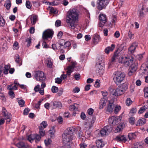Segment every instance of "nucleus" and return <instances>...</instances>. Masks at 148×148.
<instances>
[{"instance_id":"nucleus-1","label":"nucleus","mask_w":148,"mask_h":148,"mask_svg":"<svg viewBox=\"0 0 148 148\" xmlns=\"http://www.w3.org/2000/svg\"><path fill=\"white\" fill-rule=\"evenodd\" d=\"M79 17V14L75 9L69 10L66 17V21L70 27L73 29L76 27Z\"/></svg>"},{"instance_id":"nucleus-2","label":"nucleus","mask_w":148,"mask_h":148,"mask_svg":"<svg viewBox=\"0 0 148 148\" xmlns=\"http://www.w3.org/2000/svg\"><path fill=\"white\" fill-rule=\"evenodd\" d=\"M75 128L73 127L68 128L62 136V141L64 144H67L73 139Z\"/></svg>"},{"instance_id":"nucleus-3","label":"nucleus","mask_w":148,"mask_h":148,"mask_svg":"<svg viewBox=\"0 0 148 148\" xmlns=\"http://www.w3.org/2000/svg\"><path fill=\"white\" fill-rule=\"evenodd\" d=\"M125 77V74L121 71L115 72L112 75L114 83L117 85L122 82L124 79Z\"/></svg>"},{"instance_id":"nucleus-4","label":"nucleus","mask_w":148,"mask_h":148,"mask_svg":"<svg viewBox=\"0 0 148 148\" xmlns=\"http://www.w3.org/2000/svg\"><path fill=\"white\" fill-rule=\"evenodd\" d=\"M129 64V65L128 66H130V68L128 70V75L129 76H131L133 75L136 71L138 63L134 59L133 62Z\"/></svg>"},{"instance_id":"nucleus-5","label":"nucleus","mask_w":148,"mask_h":148,"mask_svg":"<svg viewBox=\"0 0 148 148\" xmlns=\"http://www.w3.org/2000/svg\"><path fill=\"white\" fill-rule=\"evenodd\" d=\"M134 59V58L132 56L130 57H120L119 59V62L123 63L125 66H128L129 65V63H131L132 62Z\"/></svg>"},{"instance_id":"nucleus-6","label":"nucleus","mask_w":148,"mask_h":148,"mask_svg":"<svg viewBox=\"0 0 148 148\" xmlns=\"http://www.w3.org/2000/svg\"><path fill=\"white\" fill-rule=\"evenodd\" d=\"M109 0H98L97 1V8L101 10L104 8L108 4Z\"/></svg>"},{"instance_id":"nucleus-7","label":"nucleus","mask_w":148,"mask_h":148,"mask_svg":"<svg viewBox=\"0 0 148 148\" xmlns=\"http://www.w3.org/2000/svg\"><path fill=\"white\" fill-rule=\"evenodd\" d=\"M34 78L38 81L42 82L45 80L46 77L43 72L38 71L35 72L34 75Z\"/></svg>"},{"instance_id":"nucleus-8","label":"nucleus","mask_w":148,"mask_h":148,"mask_svg":"<svg viewBox=\"0 0 148 148\" xmlns=\"http://www.w3.org/2000/svg\"><path fill=\"white\" fill-rule=\"evenodd\" d=\"M122 116H119L116 117L112 116L110 117L108 119V122L110 124L115 125L119 123L121 121Z\"/></svg>"},{"instance_id":"nucleus-9","label":"nucleus","mask_w":148,"mask_h":148,"mask_svg":"<svg viewBox=\"0 0 148 148\" xmlns=\"http://www.w3.org/2000/svg\"><path fill=\"white\" fill-rule=\"evenodd\" d=\"M53 34V31L50 29L45 31L42 34V38L44 40H47L49 38H52Z\"/></svg>"},{"instance_id":"nucleus-10","label":"nucleus","mask_w":148,"mask_h":148,"mask_svg":"<svg viewBox=\"0 0 148 148\" xmlns=\"http://www.w3.org/2000/svg\"><path fill=\"white\" fill-rule=\"evenodd\" d=\"M111 130L112 128L110 126H105L100 130V134H99V136H104L109 133Z\"/></svg>"},{"instance_id":"nucleus-11","label":"nucleus","mask_w":148,"mask_h":148,"mask_svg":"<svg viewBox=\"0 0 148 148\" xmlns=\"http://www.w3.org/2000/svg\"><path fill=\"white\" fill-rule=\"evenodd\" d=\"M96 72L99 74H102L103 71V68H104V63L101 62H98L96 64Z\"/></svg>"},{"instance_id":"nucleus-12","label":"nucleus","mask_w":148,"mask_h":148,"mask_svg":"<svg viewBox=\"0 0 148 148\" xmlns=\"http://www.w3.org/2000/svg\"><path fill=\"white\" fill-rule=\"evenodd\" d=\"M2 113L5 119L7 120V123L9 122L11 119V115L10 114L8 113L4 108L3 109Z\"/></svg>"},{"instance_id":"nucleus-13","label":"nucleus","mask_w":148,"mask_h":148,"mask_svg":"<svg viewBox=\"0 0 148 148\" xmlns=\"http://www.w3.org/2000/svg\"><path fill=\"white\" fill-rule=\"evenodd\" d=\"M107 102V100L104 97L102 98L99 102V109H101L103 108L106 106Z\"/></svg>"},{"instance_id":"nucleus-14","label":"nucleus","mask_w":148,"mask_h":148,"mask_svg":"<svg viewBox=\"0 0 148 148\" xmlns=\"http://www.w3.org/2000/svg\"><path fill=\"white\" fill-rule=\"evenodd\" d=\"M124 92L120 87L119 86L115 90L114 94L113 95L115 96H119L122 95Z\"/></svg>"},{"instance_id":"nucleus-15","label":"nucleus","mask_w":148,"mask_h":148,"mask_svg":"<svg viewBox=\"0 0 148 148\" xmlns=\"http://www.w3.org/2000/svg\"><path fill=\"white\" fill-rule=\"evenodd\" d=\"M51 103L53 109H55L56 108H61L62 107V104L60 102L55 101L52 102Z\"/></svg>"},{"instance_id":"nucleus-16","label":"nucleus","mask_w":148,"mask_h":148,"mask_svg":"<svg viewBox=\"0 0 148 148\" xmlns=\"http://www.w3.org/2000/svg\"><path fill=\"white\" fill-rule=\"evenodd\" d=\"M114 140L118 142L122 141L125 142L127 140L126 137L124 135L118 136L116 137Z\"/></svg>"},{"instance_id":"nucleus-17","label":"nucleus","mask_w":148,"mask_h":148,"mask_svg":"<svg viewBox=\"0 0 148 148\" xmlns=\"http://www.w3.org/2000/svg\"><path fill=\"white\" fill-rule=\"evenodd\" d=\"M140 70L144 73H148V66L146 64H143L141 67Z\"/></svg>"},{"instance_id":"nucleus-18","label":"nucleus","mask_w":148,"mask_h":148,"mask_svg":"<svg viewBox=\"0 0 148 148\" xmlns=\"http://www.w3.org/2000/svg\"><path fill=\"white\" fill-rule=\"evenodd\" d=\"M115 47V45L112 44L110 46L107 47L105 49V52L107 54H108L110 51H112Z\"/></svg>"},{"instance_id":"nucleus-19","label":"nucleus","mask_w":148,"mask_h":148,"mask_svg":"<svg viewBox=\"0 0 148 148\" xmlns=\"http://www.w3.org/2000/svg\"><path fill=\"white\" fill-rule=\"evenodd\" d=\"M101 39L100 37L97 34L95 35L92 38V41L95 44L98 43L101 41Z\"/></svg>"},{"instance_id":"nucleus-20","label":"nucleus","mask_w":148,"mask_h":148,"mask_svg":"<svg viewBox=\"0 0 148 148\" xmlns=\"http://www.w3.org/2000/svg\"><path fill=\"white\" fill-rule=\"evenodd\" d=\"M87 129H88L87 130L86 128V130H87V131L85 132V138L86 139H88L91 136V132L89 130V128H88ZM79 137H84L83 136H82V135H80L79 133Z\"/></svg>"},{"instance_id":"nucleus-21","label":"nucleus","mask_w":148,"mask_h":148,"mask_svg":"<svg viewBox=\"0 0 148 148\" xmlns=\"http://www.w3.org/2000/svg\"><path fill=\"white\" fill-rule=\"evenodd\" d=\"M126 49V45L123 43L121 44L119 47L118 51L120 53H122L124 52Z\"/></svg>"},{"instance_id":"nucleus-22","label":"nucleus","mask_w":148,"mask_h":148,"mask_svg":"<svg viewBox=\"0 0 148 148\" xmlns=\"http://www.w3.org/2000/svg\"><path fill=\"white\" fill-rule=\"evenodd\" d=\"M125 125L124 124L121 123L118 125L115 130V132H118L121 131L125 127Z\"/></svg>"},{"instance_id":"nucleus-23","label":"nucleus","mask_w":148,"mask_h":148,"mask_svg":"<svg viewBox=\"0 0 148 148\" xmlns=\"http://www.w3.org/2000/svg\"><path fill=\"white\" fill-rule=\"evenodd\" d=\"M136 47V45L135 43H133L128 49L129 52L132 53L134 52Z\"/></svg>"},{"instance_id":"nucleus-24","label":"nucleus","mask_w":148,"mask_h":148,"mask_svg":"<svg viewBox=\"0 0 148 148\" xmlns=\"http://www.w3.org/2000/svg\"><path fill=\"white\" fill-rule=\"evenodd\" d=\"M108 103L109 104L108 105L107 110L109 112H112L114 108V106L113 103H110V101H108Z\"/></svg>"},{"instance_id":"nucleus-25","label":"nucleus","mask_w":148,"mask_h":148,"mask_svg":"<svg viewBox=\"0 0 148 148\" xmlns=\"http://www.w3.org/2000/svg\"><path fill=\"white\" fill-rule=\"evenodd\" d=\"M38 16L35 15H32L30 17L31 23L32 25H34L37 20Z\"/></svg>"},{"instance_id":"nucleus-26","label":"nucleus","mask_w":148,"mask_h":148,"mask_svg":"<svg viewBox=\"0 0 148 148\" xmlns=\"http://www.w3.org/2000/svg\"><path fill=\"white\" fill-rule=\"evenodd\" d=\"M18 148H29L28 145L27 144H25L23 142H20L16 145Z\"/></svg>"},{"instance_id":"nucleus-27","label":"nucleus","mask_w":148,"mask_h":148,"mask_svg":"<svg viewBox=\"0 0 148 148\" xmlns=\"http://www.w3.org/2000/svg\"><path fill=\"white\" fill-rule=\"evenodd\" d=\"M46 84L45 83L42 82L41 85V88H40V89L39 91H38L42 95H43L44 94V88L46 87Z\"/></svg>"},{"instance_id":"nucleus-28","label":"nucleus","mask_w":148,"mask_h":148,"mask_svg":"<svg viewBox=\"0 0 148 148\" xmlns=\"http://www.w3.org/2000/svg\"><path fill=\"white\" fill-rule=\"evenodd\" d=\"M71 43L69 41H66L64 43L63 47L64 49H66L67 51H68L70 49L71 46Z\"/></svg>"},{"instance_id":"nucleus-29","label":"nucleus","mask_w":148,"mask_h":148,"mask_svg":"<svg viewBox=\"0 0 148 148\" xmlns=\"http://www.w3.org/2000/svg\"><path fill=\"white\" fill-rule=\"evenodd\" d=\"M99 17L101 21L103 22V23H106L107 22V17L105 14H101Z\"/></svg>"},{"instance_id":"nucleus-30","label":"nucleus","mask_w":148,"mask_h":148,"mask_svg":"<svg viewBox=\"0 0 148 148\" xmlns=\"http://www.w3.org/2000/svg\"><path fill=\"white\" fill-rule=\"evenodd\" d=\"M96 146L98 148H101L104 146V144L101 140H97L96 141Z\"/></svg>"},{"instance_id":"nucleus-31","label":"nucleus","mask_w":148,"mask_h":148,"mask_svg":"<svg viewBox=\"0 0 148 148\" xmlns=\"http://www.w3.org/2000/svg\"><path fill=\"white\" fill-rule=\"evenodd\" d=\"M95 120L96 118L95 117H92L91 121L89 122L88 123V127H86L87 130L88 129V128L90 129L92 127L93 124L95 121Z\"/></svg>"},{"instance_id":"nucleus-32","label":"nucleus","mask_w":148,"mask_h":148,"mask_svg":"<svg viewBox=\"0 0 148 148\" xmlns=\"http://www.w3.org/2000/svg\"><path fill=\"white\" fill-rule=\"evenodd\" d=\"M11 6V3L10 0H6L4 4V6L6 9L9 10Z\"/></svg>"},{"instance_id":"nucleus-33","label":"nucleus","mask_w":148,"mask_h":148,"mask_svg":"<svg viewBox=\"0 0 148 148\" xmlns=\"http://www.w3.org/2000/svg\"><path fill=\"white\" fill-rule=\"evenodd\" d=\"M137 133H129L128 134V136L130 140H131L135 138L137 136Z\"/></svg>"},{"instance_id":"nucleus-34","label":"nucleus","mask_w":148,"mask_h":148,"mask_svg":"<svg viewBox=\"0 0 148 148\" xmlns=\"http://www.w3.org/2000/svg\"><path fill=\"white\" fill-rule=\"evenodd\" d=\"M129 118L128 119V121L129 123L132 125L134 124L136 121L135 118L134 117L132 116H129Z\"/></svg>"},{"instance_id":"nucleus-35","label":"nucleus","mask_w":148,"mask_h":148,"mask_svg":"<svg viewBox=\"0 0 148 148\" xmlns=\"http://www.w3.org/2000/svg\"><path fill=\"white\" fill-rule=\"evenodd\" d=\"M121 89L125 93V91L128 88V86L126 84H123L119 86Z\"/></svg>"},{"instance_id":"nucleus-36","label":"nucleus","mask_w":148,"mask_h":148,"mask_svg":"<svg viewBox=\"0 0 148 148\" xmlns=\"http://www.w3.org/2000/svg\"><path fill=\"white\" fill-rule=\"evenodd\" d=\"M13 84H11L7 86V89L9 90H17V88L16 86H17L16 85V84H14L13 86Z\"/></svg>"},{"instance_id":"nucleus-37","label":"nucleus","mask_w":148,"mask_h":148,"mask_svg":"<svg viewBox=\"0 0 148 148\" xmlns=\"http://www.w3.org/2000/svg\"><path fill=\"white\" fill-rule=\"evenodd\" d=\"M137 110L135 108H132L130 110L129 116H133L136 112Z\"/></svg>"},{"instance_id":"nucleus-38","label":"nucleus","mask_w":148,"mask_h":148,"mask_svg":"<svg viewBox=\"0 0 148 148\" xmlns=\"http://www.w3.org/2000/svg\"><path fill=\"white\" fill-rule=\"evenodd\" d=\"M66 75L70 76L71 74L73 71V69L71 68V67L68 66L66 68Z\"/></svg>"},{"instance_id":"nucleus-39","label":"nucleus","mask_w":148,"mask_h":148,"mask_svg":"<svg viewBox=\"0 0 148 148\" xmlns=\"http://www.w3.org/2000/svg\"><path fill=\"white\" fill-rule=\"evenodd\" d=\"M28 140L31 143H32L34 140V134H30L27 136Z\"/></svg>"},{"instance_id":"nucleus-40","label":"nucleus","mask_w":148,"mask_h":148,"mask_svg":"<svg viewBox=\"0 0 148 148\" xmlns=\"http://www.w3.org/2000/svg\"><path fill=\"white\" fill-rule=\"evenodd\" d=\"M47 123L46 121H43L40 124V126L39 127V128L42 129L45 128L47 127Z\"/></svg>"},{"instance_id":"nucleus-41","label":"nucleus","mask_w":148,"mask_h":148,"mask_svg":"<svg viewBox=\"0 0 148 148\" xmlns=\"http://www.w3.org/2000/svg\"><path fill=\"white\" fill-rule=\"evenodd\" d=\"M142 147V145L139 143H136L134 144L133 148H141Z\"/></svg>"},{"instance_id":"nucleus-42","label":"nucleus","mask_w":148,"mask_h":148,"mask_svg":"<svg viewBox=\"0 0 148 148\" xmlns=\"http://www.w3.org/2000/svg\"><path fill=\"white\" fill-rule=\"evenodd\" d=\"M145 122L146 121L144 119H139L138 121V124L139 125H142L144 124Z\"/></svg>"},{"instance_id":"nucleus-43","label":"nucleus","mask_w":148,"mask_h":148,"mask_svg":"<svg viewBox=\"0 0 148 148\" xmlns=\"http://www.w3.org/2000/svg\"><path fill=\"white\" fill-rule=\"evenodd\" d=\"M65 41L66 40L62 39H60L58 40V43L60 45V47L63 46L64 44V43L65 42Z\"/></svg>"},{"instance_id":"nucleus-44","label":"nucleus","mask_w":148,"mask_h":148,"mask_svg":"<svg viewBox=\"0 0 148 148\" xmlns=\"http://www.w3.org/2000/svg\"><path fill=\"white\" fill-rule=\"evenodd\" d=\"M19 47L18 43L17 42H15L13 44V48L14 50H17Z\"/></svg>"},{"instance_id":"nucleus-45","label":"nucleus","mask_w":148,"mask_h":148,"mask_svg":"<svg viewBox=\"0 0 148 148\" xmlns=\"http://www.w3.org/2000/svg\"><path fill=\"white\" fill-rule=\"evenodd\" d=\"M5 25V21L3 17L0 16V26L2 27L3 26Z\"/></svg>"},{"instance_id":"nucleus-46","label":"nucleus","mask_w":148,"mask_h":148,"mask_svg":"<svg viewBox=\"0 0 148 148\" xmlns=\"http://www.w3.org/2000/svg\"><path fill=\"white\" fill-rule=\"evenodd\" d=\"M51 90L52 92L56 93L58 91V87L55 86H53L51 88Z\"/></svg>"},{"instance_id":"nucleus-47","label":"nucleus","mask_w":148,"mask_h":148,"mask_svg":"<svg viewBox=\"0 0 148 148\" xmlns=\"http://www.w3.org/2000/svg\"><path fill=\"white\" fill-rule=\"evenodd\" d=\"M8 94L11 98L12 99L15 97V95L12 90H9Z\"/></svg>"},{"instance_id":"nucleus-48","label":"nucleus","mask_w":148,"mask_h":148,"mask_svg":"<svg viewBox=\"0 0 148 148\" xmlns=\"http://www.w3.org/2000/svg\"><path fill=\"white\" fill-rule=\"evenodd\" d=\"M39 133L40 136L42 137L44 136L45 135V130L41 128H39Z\"/></svg>"},{"instance_id":"nucleus-49","label":"nucleus","mask_w":148,"mask_h":148,"mask_svg":"<svg viewBox=\"0 0 148 148\" xmlns=\"http://www.w3.org/2000/svg\"><path fill=\"white\" fill-rule=\"evenodd\" d=\"M18 103L19 104V105L21 107H23L25 106V101L23 99L19 100L18 101Z\"/></svg>"},{"instance_id":"nucleus-50","label":"nucleus","mask_w":148,"mask_h":148,"mask_svg":"<svg viewBox=\"0 0 148 148\" xmlns=\"http://www.w3.org/2000/svg\"><path fill=\"white\" fill-rule=\"evenodd\" d=\"M121 108V106H116L114 110V112L115 114H117L120 110Z\"/></svg>"},{"instance_id":"nucleus-51","label":"nucleus","mask_w":148,"mask_h":148,"mask_svg":"<svg viewBox=\"0 0 148 148\" xmlns=\"http://www.w3.org/2000/svg\"><path fill=\"white\" fill-rule=\"evenodd\" d=\"M132 103V101L130 98H128L126 101V104L127 106H129Z\"/></svg>"},{"instance_id":"nucleus-52","label":"nucleus","mask_w":148,"mask_h":148,"mask_svg":"<svg viewBox=\"0 0 148 148\" xmlns=\"http://www.w3.org/2000/svg\"><path fill=\"white\" fill-rule=\"evenodd\" d=\"M51 139L50 138H48L44 140L45 144L46 145H49L51 143Z\"/></svg>"},{"instance_id":"nucleus-53","label":"nucleus","mask_w":148,"mask_h":148,"mask_svg":"<svg viewBox=\"0 0 148 148\" xmlns=\"http://www.w3.org/2000/svg\"><path fill=\"white\" fill-rule=\"evenodd\" d=\"M77 65V63L75 61H72L71 62V65L69 66V67H71V68L74 69L76 65Z\"/></svg>"},{"instance_id":"nucleus-54","label":"nucleus","mask_w":148,"mask_h":148,"mask_svg":"<svg viewBox=\"0 0 148 148\" xmlns=\"http://www.w3.org/2000/svg\"><path fill=\"white\" fill-rule=\"evenodd\" d=\"M62 82V79L61 78L57 77L55 78V82L56 83L60 84Z\"/></svg>"},{"instance_id":"nucleus-55","label":"nucleus","mask_w":148,"mask_h":148,"mask_svg":"<svg viewBox=\"0 0 148 148\" xmlns=\"http://www.w3.org/2000/svg\"><path fill=\"white\" fill-rule=\"evenodd\" d=\"M30 111V110L28 108H26L24 110L23 114L24 115H27L29 112Z\"/></svg>"},{"instance_id":"nucleus-56","label":"nucleus","mask_w":148,"mask_h":148,"mask_svg":"<svg viewBox=\"0 0 148 148\" xmlns=\"http://www.w3.org/2000/svg\"><path fill=\"white\" fill-rule=\"evenodd\" d=\"M33 5L36 8H38L40 5V3L38 1H34L33 2Z\"/></svg>"},{"instance_id":"nucleus-57","label":"nucleus","mask_w":148,"mask_h":148,"mask_svg":"<svg viewBox=\"0 0 148 148\" xmlns=\"http://www.w3.org/2000/svg\"><path fill=\"white\" fill-rule=\"evenodd\" d=\"M26 7L28 9H30L32 7V5L30 1H27L26 2Z\"/></svg>"},{"instance_id":"nucleus-58","label":"nucleus","mask_w":148,"mask_h":148,"mask_svg":"<svg viewBox=\"0 0 148 148\" xmlns=\"http://www.w3.org/2000/svg\"><path fill=\"white\" fill-rule=\"evenodd\" d=\"M94 112V110L92 108H90L87 111V113L88 114L90 115H92Z\"/></svg>"},{"instance_id":"nucleus-59","label":"nucleus","mask_w":148,"mask_h":148,"mask_svg":"<svg viewBox=\"0 0 148 148\" xmlns=\"http://www.w3.org/2000/svg\"><path fill=\"white\" fill-rule=\"evenodd\" d=\"M117 17L116 16L113 15L111 18V21L112 23H115L117 21Z\"/></svg>"},{"instance_id":"nucleus-60","label":"nucleus","mask_w":148,"mask_h":148,"mask_svg":"<svg viewBox=\"0 0 148 148\" xmlns=\"http://www.w3.org/2000/svg\"><path fill=\"white\" fill-rule=\"evenodd\" d=\"M146 108H145V106L141 108L138 111L139 114H141L143 113L145 111Z\"/></svg>"},{"instance_id":"nucleus-61","label":"nucleus","mask_w":148,"mask_h":148,"mask_svg":"<svg viewBox=\"0 0 148 148\" xmlns=\"http://www.w3.org/2000/svg\"><path fill=\"white\" fill-rule=\"evenodd\" d=\"M59 4V3L58 2L53 1L51 2H49V4L50 5H58Z\"/></svg>"},{"instance_id":"nucleus-62","label":"nucleus","mask_w":148,"mask_h":148,"mask_svg":"<svg viewBox=\"0 0 148 148\" xmlns=\"http://www.w3.org/2000/svg\"><path fill=\"white\" fill-rule=\"evenodd\" d=\"M34 139L36 140L37 141H39L41 139L40 136L37 134H34Z\"/></svg>"},{"instance_id":"nucleus-63","label":"nucleus","mask_w":148,"mask_h":148,"mask_svg":"<svg viewBox=\"0 0 148 148\" xmlns=\"http://www.w3.org/2000/svg\"><path fill=\"white\" fill-rule=\"evenodd\" d=\"M80 117L82 119L84 120L86 119V116L84 112H82L81 113Z\"/></svg>"},{"instance_id":"nucleus-64","label":"nucleus","mask_w":148,"mask_h":148,"mask_svg":"<svg viewBox=\"0 0 148 148\" xmlns=\"http://www.w3.org/2000/svg\"><path fill=\"white\" fill-rule=\"evenodd\" d=\"M134 34L130 31H129L128 33V36L130 39H133L134 38Z\"/></svg>"}]
</instances>
